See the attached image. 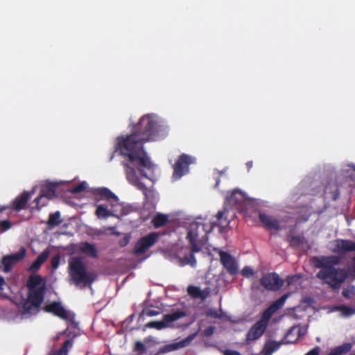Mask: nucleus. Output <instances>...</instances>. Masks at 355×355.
Listing matches in <instances>:
<instances>
[{
	"mask_svg": "<svg viewBox=\"0 0 355 355\" xmlns=\"http://www.w3.org/2000/svg\"><path fill=\"white\" fill-rule=\"evenodd\" d=\"M50 253V250L49 248L44 250L41 254H40L36 260L32 263L30 267L31 270H38L41 265L47 259Z\"/></svg>",
	"mask_w": 355,
	"mask_h": 355,
	"instance_id": "obj_26",
	"label": "nucleus"
},
{
	"mask_svg": "<svg viewBox=\"0 0 355 355\" xmlns=\"http://www.w3.org/2000/svg\"><path fill=\"white\" fill-rule=\"evenodd\" d=\"M333 311H338L343 317H349L355 314V309L347 306H335Z\"/></svg>",
	"mask_w": 355,
	"mask_h": 355,
	"instance_id": "obj_29",
	"label": "nucleus"
},
{
	"mask_svg": "<svg viewBox=\"0 0 355 355\" xmlns=\"http://www.w3.org/2000/svg\"><path fill=\"white\" fill-rule=\"evenodd\" d=\"M252 164H253V163L252 161H249L246 163V166H247L248 171H250V168L252 167Z\"/></svg>",
	"mask_w": 355,
	"mask_h": 355,
	"instance_id": "obj_47",
	"label": "nucleus"
},
{
	"mask_svg": "<svg viewBox=\"0 0 355 355\" xmlns=\"http://www.w3.org/2000/svg\"><path fill=\"white\" fill-rule=\"evenodd\" d=\"M283 280L276 273L266 274L261 279V284L269 291H277L283 286Z\"/></svg>",
	"mask_w": 355,
	"mask_h": 355,
	"instance_id": "obj_14",
	"label": "nucleus"
},
{
	"mask_svg": "<svg viewBox=\"0 0 355 355\" xmlns=\"http://www.w3.org/2000/svg\"><path fill=\"white\" fill-rule=\"evenodd\" d=\"M87 185H88L87 183L84 181V182H81L80 184H79L76 187H74L71 191L73 193H79V192L83 191L84 189H85L87 187Z\"/></svg>",
	"mask_w": 355,
	"mask_h": 355,
	"instance_id": "obj_39",
	"label": "nucleus"
},
{
	"mask_svg": "<svg viewBox=\"0 0 355 355\" xmlns=\"http://www.w3.org/2000/svg\"><path fill=\"white\" fill-rule=\"evenodd\" d=\"M282 343L283 342L277 341L267 342L261 351V354L263 355H271L274 352L277 351L280 347Z\"/></svg>",
	"mask_w": 355,
	"mask_h": 355,
	"instance_id": "obj_27",
	"label": "nucleus"
},
{
	"mask_svg": "<svg viewBox=\"0 0 355 355\" xmlns=\"http://www.w3.org/2000/svg\"><path fill=\"white\" fill-rule=\"evenodd\" d=\"M241 274L245 277L249 278L254 274L253 269L250 266H245L241 270Z\"/></svg>",
	"mask_w": 355,
	"mask_h": 355,
	"instance_id": "obj_36",
	"label": "nucleus"
},
{
	"mask_svg": "<svg viewBox=\"0 0 355 355\" xmlns=\"http://www.w3.org/2000/svg\"><path fill=\"white\" fill-rule=\"evenodd\" d=\"M266 329V327L257 322L248 331L246 336V342L250 343L261 337Z\"/></svg>",
	"mask_w": 355,
	"mask_h": 355,
	"instance_id": "obj_19",
	"label": "nucleus"
},
{
	"mask_svg": "<svg viewBox=\"0 0 355 355\" xmlns=\"http://www.w3.org/2000/svg\"><path fill=\"white\" fill-rule=\"evenodd\" d=\"M329 250L338 254L355 251V242L346 239H336L330 242Z\"/></svg>",
	"mask_w": 355,
	"mask_h": 355,
	"instance_id": "obj_11",
	"label": "nucleus"
},
{
	"mask_svg": "<svg viewBox=\"0 0 355 355\" xmlns=\"http://www.w3.org/2000/svg\"><path fill=\"white\" fill-rule=\"evenodd\" d=\"M229 223V220L225 219V225H227Z\"/></svg>",
	"mask_w": 355,
	"mask_h": 355,
	"instance_id": "obj_51",
	"label": "nucleus"
},
{
	"mask_svg": "<svg viewBox=\"0 0 355 355\" xmlns=\"http://www.w3.org/2000/svg\"><path fill=\"white\" fill-rule=\"evenodd\" d=\"M60 261V256L59 254L55 255L51 259V266L53 270H56L59 265Z\"/></svg>",
	"mask_w": 355,
	"mask_h": 355,
	"instance_id": "obj_38",
	"label": "nucleus"
},
{
	"mask_svg": "<svg viewBox=\"0 0 355 355\" xmlns=\"http://www.w3.org/2000/svg\"><path fill=\"white\" fill-rule=\"evenodd\" d=\"M291 293H288L283 295L279 299L275 301L268 309H266L263 314L262 318L258 322L267 327L268 322L272 315L279 309H281L285 304L288 297L291 295Z\"/></svg>",
	"mask_w": 355,
	"mask_h": 355,
	"instance_id": "obj_10",
	"label": "nucleus"
},
{
	"mask_svg": "<svg viewBox=\"0 0 355 355\" xmlns=\"http://www.w3.org/2000/svg\"><path fill=\"white\" fill-rule=\"evenodd\" d=\"M26 254V248L21 247L18 252L4 257L2 260L3 270L6 272L10 271L15 264L24 258Z\"/></svg>",
	"mask_w": 355,
	"mask_h": 355,
	"instance_id": "obj_15",
	"label": "nucleus"
},
{
	"mask_svg": "<svg viewBox=\"0 0 355 355\" xmlns=\"http://www.w3.org/2000/svg\"><path fill=\"white\" fill-rule=\"evenodd\" d=\"M225 355H241L238 352L227 350L225 352Z\"/></svg>",
	"mask_w": 355,
	"mask_h": 355,
	"instance_id": "obj_46",
	"label": "nucleus"
},
{
	"mask_svg": "<svg viewBox=\"0 0 355 355\" xmlns=\"http://www.w3.org/2000/svg\"><path fill=\"white\" fill-rule=\"evenodd\" d=\"M168 220V216L164 214H157L153 219V225L155 227H159L164 225Z\"/></svg>",
	"mask_w": 355,
	"mask_h": 355,
	"instance_id": "obj_31",
	"label": "nucleus"
},
{
	"mask_svg": "<svg viewBox=\"0 0 355 355\" xmlns=\"http://www.w3.org/2000/svg\"><path fill=\"white\" fill-rule=\"evenodd\" d=\"M57 183L46 182L42 187L41 193L38 198L35 199L37 205L40 207L44 206L47 200L55 197V189Z\"/></svg>",
	"mask_w": 355,
	"mask_h": 355,
	"instance_id": "obj_12",
	"label": "nucleus"
},
{
	"mask_svg": "<svg viewBox=\"0 0 355 355\" xmlns=\"http://www.w3.org/2000/svg\"><path fill=\"white\" fill-rule=\"evenodd\" d=\"M45 309L62 319H66L68 317L67 311L59 302L51 303L45 306Z\"/></svg>",
	"mask_w": 355,
	"mask_h": 355,
	"instance_id": "obj_22",
	"label": "nucleus"
},
{
	"mask_svg": "<svg viewBox=\"0 0 355 355\" xmlns=\"http://www.w3.org/2000/svg\"><path fill=\"white\" fill-rule=\"evenodd\" d=\"M62 223L60 219V211H56L54 214H52L49 216V225L51 226H56L60 225Z\"/></svg>",
	"mask_w": 355,
	"mask_h": 355,
	"instance_id": "obj_33",
	"label": "nucleus"
},
{
	"mask_svg": "<svg viewBox=\"0 0 355 355\" xmlns=\"http://www.w3.org/2000/svg\"><path fill=\"white\" fill-rule=\"evenodd\" d=\"M185 313L182 311H177L164 315L162 320L150 322L146 324L147 327L155 328L158 330L174 327V322L184 317Z\"/></svg>",
	"mask_w": 355,
	"mask_h": 355,
	"instance_id": "obj_7",
	"label": "nucleus"
},
{
	"mask_svg": "<svg viewBox=\"0 0 355 355\" xmlns=\"http://www.w3.org/2000/svg\"><path fill=\"white\" fill-rule=\"evenodd\" d=\"M350 166L353 168V170L355 171V164H352Z\"/></svg>",
	"mask_w": 355,
	"mask_h": 355,
	"instance_id": "obj_49",
	"label": "nucleus"
},
{
	"mask_svg": "<svg viewBox=\"0 0 355 355\" xmlns=\"http://www.w3.org/2000/svg\"><path fill=\"white\" fill-rule=\"evenodd\" d=\"M288 286H295L294 290H297L300 285V277L298 276H293L287 279Z\"/></svg>",
	"mask_w": 355,
	"mask_h": 355,
	"instance_id": "obj_34",
	"label": "nucleus"
},
{
	"mask_svg": "<svg viewBox=\"0 0 355 355\" xmlns=\"http://www.w3.org/2000/svg\"><path fill=\"white\" fill-rule=\"evenodd\" d=\"M352 345L351 343H344L335 349H332L328 355H343L351 350ZM320 349L319 347H315L305 355H319Z\"/></svg>",
	"mask_w": 355,
	"mask_h": 355,
	"instance_id": "obj_18",
	"label": "nucleus"
},
{
	"mask_svg": "<svg viewBox=\"0 0 355 355\" xmlns=\"http://www.w3.org/2000/svg\"><path fill=\"white\" fill-rule=\"evenodd\" d=\"M214 223H206L201 218L191 222L187 227L186 239L193 252H200L207 243L208 234L213 230Z\"/></svg>",
	"mask_w": 355,
	"mask_h": 355,
	"instance_id": "obj_6",
	"label": "nucleus"
},
{
	"mask_svg": "<svg viewBox=\"0 0 355 355\" xmlns=\"http://www.w3.org/2000/svg\"><path fill=\"white\" fill-rule=\"evenodd\" d=\"M355 293V287L354 286H349L345 288L343 291V295L347 298L352 297Z\"/></svg>",
	"mask_w": 355,
	"mask_h": 355,
	"instance_id": "obj_35",
	"label": "nucleus"
},
{
	"mask_svg": "<svg viewBox=\"0 0 355 355\" xmlns=\"http://www.w3.org/2000/svg\"><path fill=\"white\" fill-rule=\"evenodd\" d=\"M164 121L157 115L148 114L143 116L133 128V132L117 138L116 149L126 159L123 164L128 182L141 190L146 198L150 193L144 183V178L154 181L155 165L150 162L143 148L145 142L164 137L166 134Z\"/></svg>",
	"mask_w": 355,
	"mask_h": 355,
	"instance_id": "obj_1",
	"label": "nucleus"
},
{
	"mask_svg": "<svg viewBox=\"0 0 355 355\" xmlns=\"http://www.w3.org/2000/svg\"><path fill=\"white\" fill-rule=\"evenodd\" d=\"M193 252L192 253H190L189 255L186 256L184 259H180V265L181 266H185V265H190L191 267H195L196 266V260L195 258V256L193 254Z\"/></svg>",
	"mask_w": 355,
	"mask_h": 355,
	"instance_id": "obj_32",
	"label": "nucleus"
},
{
	"mask_svg": "<svg viewBox=\"0 0 355 355\" xmlns=\"http://www.w3.org/2000/svg\"><path fill=\"white\" fill-rule=\"evenodd\" d=\"M34 192L35 189L31 193L24 192L21 195L19 196L13 202V208L17 211L24 209Z\"/></svg>",
	"mask_w": 355,
	"mask_h": 355,
	"instance_id": "obj_23",
	"label": "nucleus"
},
{
	"mask_svg": "<svg viewBox=\"0 0 355 355\" xmlns=\"http://www.w3.org/2000/svg\"><path fill=\"white\" fill-rule=\"evenodd\" d=\"M214 327H209L204 331V335L205 336H210L214 332Z\"/></svg>",
	"mask_w": 355,
	"mask_h": 355,
	"instance_id": "obj_42",
	"label": "nucleus"
},
{
	"mask_svg": "<svg viewBox=\"0 0 355 355\" xmlns=\"http://www.w3.org/2000/svg\"><path fill=\"white\" fill-rule=\"evenodd\" d=\"M307 332L306 327L297 326L292 327L286 335L288 339L285 343H294L304 336Z\"/></svg>",
	"mask_w": 355,
	"mask_h": 355,
	"instance_id": "obj_21",
	"label": "nucleus"
},
{
	"mask_svg": "<svg viewBox=\"0 0 355 355\" xmlns=\"http://www.w3.org/2000/svg\"><path fill=\"white\" fill-rule=\"evenodd\" d=\"M29 292L27 299L19 307L22 318H26L37 313L43 302L45 292V283L38 276H31L28 282Z\"/></svg>",
	"mask_w": 355,
	"mask_h": 355,
	"instance_id": "obj_4",
	"label": "nucleus"
},
{
	"mask_svg": "<svg viewBox=\"0 0 355 355\" xmlns=\"http://www.w3.org/2000/svg\"><path fill=\"white\" fill-rule=\"evenodd\" d=\"M5 285L6 282L4 278L0 277V297L2 298L6 297V294L3 292Z\"/></svg>",
	"mask_w": 355,
	"mask_h": 355,
	"instance_id": "obj_40",
	"label": "nucleus"
},
{
	"mask_svg": "<svg viewBox=\"0 0 355 355\" xmlns=\"http://www.w3.org/2000/svg\"><path fill=\"white\" fill-rule=\"evenodd\" d=\"M259 219L261 223L269 230H278L279 228L277 220L264 213L259 214Z\"/></svg>",
	"mask_w": 355,
	"mask_h": 355,
	"instance_id": "obj_25",
	"label": "nucleus"
},
{
	"mask_svg": "<svg viewBox=\"0 0 355 355\" xmlns=\"http://www.w3.org/2000/svg\"><path fill=\"white\" fill-rule=\"evenodd\" d=\"M195 161V157L182 154L174 165V171L172 177L173 180H177L187 174L189 172V165L194 163Z\"/></svg>",
	"mask_w": 355,
	"mask_h": 355,
	"instance_id": "obj_8",
	"label": "nucleus"
},
{
	"mask_svg": "<svg viewBox=\"0 0 355 355\" xmlns=\"http://www.w3.org/2000/svg\"><path fill=\"white\" fill-rule=\"evenodd\" d=\"M145 349L144 345L140 342L138 341L135 343V349L138 351H144Z\"/></svg>",
	"mask_w": 355,
	"mask_h": 355,
	"instance_id": "obj_43",
	"label": "nucleus"
},
{
	"mask_svg": "<svg viewBox=\"0 0 355 355\" xmlns=\"http://www.w3.org/2000/svg\"><path fill=\"white\" fill-rule=\"evenodd\" d=\"M291 293H288L283 295L279 299L275 301L268 309H266L263 314L262 318L258 322L267 327L268 322L272 315L279 309H281L285 304L288 297L291 295Z\"/></svg>",
	"mask_w": 355,
	"mask_h": 355,
	"instance_id": "obj_9",
	"label": "nucleus"
},
{
	"mask_svg": "<svg viewBox=\"0 0 355 355\" xmlns=\"http://www.w3.org/2000/svg\"><path fill=\"white\" fill-rule=\"evenodd\" d=\"M246 198V196L244 193L240 190L235 189L230 196L227 197L225 205L230 209L231 207L243 202Z\"/></svg>",
	"mask_w": 355,
	"mask_h": 355,
	"instance_id": "obj_20",
	"label": "nucleus"
},
{
	"mask_svg": "<svg viewBox=\"0 0 355 355\" xmlns=\"http://www.w3.org/2000/svg\"><path fill=\"white\" fill-rule=\"evenodd\" d=\"M220 258L223 266L231 275H236L239 271V266L235 259L225 252H220Z\"/></svg>",
	"mask_w": 355,
	"mask_h": 355,
	"instance_id": "obj_16",
	"label": "nucleus"
},
{
	"mask_svg": "<svg viewBox=\"0 0 355 355\" xmlns=\"http://www.w3.org/2000/svg\"><path fill=\"white\" fill-rule=\"evenodd\" d=\"M69 282L79 288L89 286L92 290V284L96 279V274L87 270V266L80 257H73L69 260Z\"/></svg>",
	"mask_w": 355,
	"mask_h": 355,
	"instance_id": "obj_5",
	"label": "nucleus"
},
{
	"mask_svg": "<svg viewBox=\"0 0 355 355\" xmlns=\"http://www.w3.org/2000/svg\"><path fill=\"white\" fill-rule=\"evenodd\" d=\"M300 239L297 237H293L291 240V245H296L300 243Z\"/></svg>",
	"mask_w": 355,
	"mask_h": 355,
	"instance_id": "obj_45",
	"label": "nucleus"
},
{
	"mask_svg": "<svg viewBox=\"0 0 355 355\" xmlns=\"http://www.w3.org/2000/svg\"><path fill=\"white\" fill-rule=\"evenodd\" d=\"M130 241V236H125L122 241H120L121 246H125Z\"/></svg>",
	"mask_w": 355,
	"mask_h": 355,
	"instance_id": "obj_44",
	"label": "nucleus"
},
{
	"mask_svg": "<svg viewBox=\"0 0 355 355\" xmlns=\"http://www.w3.org/2000/svg\"><path fill=\"white\" fill-rule=\"evenodd\" d=\"M80 250L87 256L92 257H96L97 256V252L94 245L89 243H83L80 245Z\"/></svg>",
	"mask_w": 355,
	"mask_h": 355,
	"instance_id": "obj_28",
	"label": "nucleus"
},
{
	"mask_svg": "<svg viewBox=\"0 0 355 355\" xmlns=\"http://www.w3.org/2000/svg\"><path fill=\"white\" fill-rule=\"evenodd\" d=\"M219 185V180H218L216 181V187H218Z\"/></svg>",
	"mask_w": 355,
	"mask_h": 355,
	"instance_id": "obj_50",
	"label": "nucleus"
},
{
	"mask_svg": "<svg viewBox=\"0 0 355 355\" xmlns=\"http://www.w3.org/2000/svg\"><path fill=\"white\" fill-rule=\"evenodd\" d=\"M159 234L157 232H152L138 241L135 248V252L137 254H142L149 248L153 246L157 241Z\"/></svg>",
	"mask_w": 355,
	"mask_h": 355,
	"instance_id": "obj_13",
	"label": "nucleus"
},
{
	"mask_svg": "<svg viewBox=\"0 0 355 355\" xmlns=\"http://www.w3.org/2000/svg\"><path fill=\"white\" fill-rule=\"evenodd\" d=\"M12 225L8 220H2L0 222V227L3 231L8 230L11 227Z\"/></svg>",
	"mask_w": 355,
	"mask_h": 355,
	"instance_id": "obj_41",
	"label": "nucleus"
},
{
	"mask_svg": "<svg viewBox=\"0 0 355 355\" xmlns=\"http://www.w3.org/2000/svg\"><path fill=\"white\" fill-rule=\"evenodd\" d=\"M97 200L96 215L98 218H107L110 216L117 218L128 214L130 209L119 202L118 197L110 189L102 187L96 190Z\"/></svg>",
	"mask_w": 355,
	"mask_h": 355,
	"instance_id": "obj_2",
	"label": "nucleus"
},
{
	"mask_svg": "<svg viewBox=\"0 0 355 355\" xmlns=\"http://www.w3.org/2000/svg\"><path fill=\"white\" fill-rule=\"evenodd\" d=\"M161 312L162 309L159 307L146 306L142 311V314L148 317H153L159 315Z\"/></svg>",
	"mask_w": 355,
	"mask_h": 355,
	"instance_id": "obj_30",
	"label": "nucleus"
},
{
	"mask_svg": "<svg viewBox=\"0 0 355 355\" xmlns=\"http://www.w3.org/2000/svg\"><path fill=\"white\" fill-rule=\"evenodd\" d=\"M187 293L190 296L194 298L205 300L209 296L210 293V288H206L202 290L198 286H189L187 288Z\"/></svg>",
	"mask_w": 355,
	"mask_h": 355,
	"instance_id": "obj_24",
	"label": "nucleus"
},
{
	"mask_svg": "<svg viewBox=\"0 0 355 355\" xmlns=\"http://www.w3.org/2000/svg\"><path fill=\"white\" fill-rule=\"evenodd\" d=\"M210 314H211V315L214 316V317H217V313H216V311H214V312L211 311V312H210Z\"/></svg>",
	"mask_w": 355,
	"mask_h": 355,
	"instance_id": "obj_48",
	"label": "nucleus"
},
{
	"mask_svg": "<svg viewBox=\"0 0 355 355\" xmlns=\"http://www.w3.org/2000/svg\"><path fill=\"white\" fill-rule=\"evenodd\" d=\"M228 209L229 208L224 204V209L223 211H219L216 214L217 220L220 222V225H223V223L221 220L227 213Z\"/></svg>",
	"mask_w": 355,
	"mask_h": 355,
	"instance_id": "obj_37",
	"label": "nucleus"
},
{
	"mask_svg": "<svg viewBox=\"0 0 355 355\" xmlns=\"http://www.w3.org/2000/svg\"><path fill=\"white\" fill-rule=\"evenodd\" d=\"M196 333L191 334L182 340L175 341L173 343L168 344L161 349V352L163 353H166L185 347L190 345V343L196 336Z\"/></svg>",
	"mask_w": 355,
	"mask_h": 355,
	"instance_id": "obj_17",
	"label": "nucleus"
},
{
	"mask_svg": "<svg viewBox=\"0 0 355 355\" xmlns=\"http://www.w3.org/2000/svg\"><path fill=\"white\" fill-rule=\"evenodd\" d=\"M340 261L338 256L321 257L317 263L320 270L316 277L334 288H339L348 275L345 269L336 267Z\"/></svg>",
	"mask_w": 355,
	"mask_h": 355,
	"instance_id": "obj_3",
	"label": "nucleus"
}]
</instances>
